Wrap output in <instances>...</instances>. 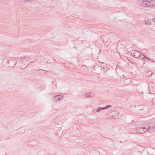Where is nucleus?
<instances>
[{
  "label": "nucleus",
  "instance_id": "1",
  "mask_svg": "<svg viewBox=\"0 0 155 155\" xmlns=\"http://www.w3.org/2000/svg\"><path fill=\"white\" fill-rule=\"evenodd\" d=\"M132 55L135 58H140L141 56V53L137 51L133 50L131 52Z\"/></svg>",
  "mask_w": 155,
  "mask_h": 155
},
{
  "label": "nucleus",
  "instance_id": "2",
  "mask_svg": "<svg viewBox=\"0 0 155 155\" xmlns=\"http://www.w3.org/2000/svg\"><path fill=\"white\" fill-rule=\"evenodd\" d=\"M19 58H13L10 59L9 61V64L10 67H13L17 63L16 61H19Z\"/></svg>",
  "mask_w": 155,
  "mask_h": 155
},
{
  "label": "nucleus",
  "instance_id": "3",
  "mask_svg": "<svg viewBox=\"0 0 155 155\" xmlns=\"http://www.w3.org/2000/svg\"><path fill=\"white\" fill-rule=\"evenodd\" d=\"M146 130L147 132H149L150 133L153 132L155 131V126L153 124H150L148 127L147 128H146Z\"/></svg>",
  "mask_w": 155,
  "mask_h": 155
},
{
  "label": "nucleus",
  "instance_id": "4",
  "mask_svg": "<svg viewBox=\"0 0 155 155\" xmlns=\"http://www.w3.org/2000/svg\"><path fill=\"white\" fill-rule=\"evenodd\" d=\"M146 129V128L145 127H138L136 129V132L137 133L142 134L144 132H147Z\"/></svg>",
  "mask_w": 155,
  "mask_h": 155
},
{
  "label": "nucleus",
  "instance_id": "5",
  "mask_svg": "<svg viewBox=\"0 0 155 155\" xmlns=\"http://www.w3.org/2000/svg\"><path fill=\"white\" fill-rule=\"evenodd\" d=\"M146 0H137V3L139 5L145 7Z\"/></svg>",
  "mask_w": 155,
  "mask_h": 155
},
{
  "label": "nucleus",
  "instance_id": "6",
  "mask_svg": "<svg viewBox=\"0 0 155 155\" xmlns=\"http://www.w3.org/2000/svg\"><path fill=\"white\" fill-rule=\"evenodd\" d=\"M111 107V105H107L105 107H100L98 108L96 110V111L97 112H99L101 110H105L106 109H107L110 107Z\"/></svg>",
  "mask_w": 155,
  "mask_h": 155
},
{
  "label": "nucleus",
  "instance_id": "7",
  "mask_svg": "<svg viewBox=\"0 0 155 155\" xmlns=\"http://www.w3.org/2000/svg\"><path fill=\"white\" fill-rule=\"evenodd\" d=\"M63 96L61 95L55 96L54 97V99L55 101H57L62 100L63 99Z\"/></svg>",
  "mask_w": 155,
  "mask_h": 155
},
{
  "label": "nucleus",
  "instance_id": "8",
  "mask_svg": "<svg viewBox=\"0 0 155 155\" xmlns=\"http://www.w3.org/2000/svg\"><path fill=\"white\" fill-rule=\"evenodd\" d=\"M150 1H148V0H146L145 7H151V5H151L150 4Z\"/></svg>",
  "mask_w": 155,
  "mask_h": 155
},
{
  "label": "nucleus",
  "instance_id": "9",
  "mask_svg": "<svg viewBox=\"0 0 155 155\" xmlns=\"http://www.w3.org/2000/svg\"><path fill=\"white\" fill-rule=\"evenodd\" d=\"M150 3L151 7H154L155 6V1L150 0Z\"/></svg>",
  "mask_w": 155,
  "mask_h": 155
},
{
  "label": "nucleus",
  "instance_id": "10",
  "mask_svg": "<svg viewBox=\"0 0 155 155\" xmlns=\"http://www.w3.org/2000/svg\"><path fill=\"white\" fill-rule=\"evenodd\" d=\"M39 71H43L44 72H45L44 73H44V74H51V72L50 71H45V70H39Z\"/></svg>",
  "mask_w": 155,
  "mask_h": 155
},
{
  "label": "nucleus",
  "instance_id": "11",
  "mask_svg": "<svg viewBox=\"0 0 155 155\" xmlns=\"http://www.w3.org/2000/svg\"><path fill=\"white\" fill-rule=\"evenodd\" d=\"M108 40V37L106 36L104 37V38H103V41L105 43H107V42Z\"/></svg>",
  "mask_w": 155,
  "mask_h": 155
},
{
  "label": "nucleus",
  "instance_id": "12",
  "mask_svg": "<svg viewBox=\"0 0 155 155\" xmlns=\"http://www.w3.org/2000/svg\"><path fill=\"white\" fill-rule=\"evenodd\" d=\"M85 97L88 98L89 97H91V96H90V93H87L84 95Z\"/></svg>",
  "mask_w": 155,
  "mask_h": 155
},
{
  "label": "nucleus",
  "instance_id": "13",
  "mask_svg": "<svg viewBox=\"0 0 155 155\" xmlns=\"http://www.w3.org/2000/svg\"><path fill=\"white\" fill-rule=\"evenodd\" d=\"M145 24L146 25H151V23L149 20H146L145 21Z\"/></svg>",
  "mask_w": 155,
  "mask_h": 155
},
{
  "label": "nucleus",
  "instance_id": "14",
  "mask_svg": "<svg viewBox=\"0 0 155 155\" xmlns=\"http://www.w3.org/2000/svg\"><path fill=\"white\" fill-rule=\"evenodd\" d=\"M19 60V61H21L22 62H23V63L24 62H25L26 60V59H25V58H23L22 59H19V60Z\"/></svg>",
  "mask_w": 155,
  "mask_h": 155
},
{
  "label": "nucleus",
  "instance_id": "15",
  "mask_svg": "<svg viewBox=\"0 0 155 155\" xmlns=\"http://www.w3.org/2000/svg\"><path fill=\"white\" fill-rule=\"evenodd\" d=\"M141 54L143 55V56H144V57L145 58H146V59H148V60H150V58H148L147 57H146V56H145L143 54Z\"/></svg>",
  "mask_w": 155,
  "mask_h": 155
},
{
  "label": "nucleus",
  "instance_id": "16",
  "mask_svg": "<svg viewBox=\"0 0 155 155\" xmlns=\"http://www.w3.org/2000/svg\"><path fill=\"white\" fill-rule=\"evenodd\" d=\"M153 21L155 23V18H153Z\"/></svg>",
  "mask_w": 155,
  "mask_h": 155
},
{
  "label": "nucleus",
  "instance_id": "17",
  "mask_svg": "<svg viewBox=\"0 0 155 155\" xmlns=\"http://www.w3.org/2000/svg\"><path fill=\"white\" fill-rule=\"evenodd\" d=\"M140 93L142 94H143V92H140Z\"/></svg>",
  "mask_w": 155,
  "mask_h": 155
},
{
  "label": "nucleus",
  "instance_id": "18",
  "mask_svg": "<svg viewBox=\"0 0 155 155\" xmlns=\"http://www.w3.org/2000/svg\"><path fill=\"white\" fill-rule=\"evenodd\" d=\"M115 113H117V114H118V113L117 112V111H115Z\"/></svg>",
  "mask_w": 155,
  "mask_h": 155
},
{
  "label": "nucleus",
  "instance_id": "19",
  "mask_svg": "<svg viewBox=\"0 0 155 155\" xmlns=\"http://www.w3.org/2000/svg\"><path fill=\"white\" fill-rule=\"evenodd\" d=\"M142 58H143V60H144V59H144V57H142Z\"/></svg>",
  "mask_w": 155,
  "mask_h": 155
},
{
  "label": "nucleus",
  "instance_id": "20",
  "mask_svg": "<svg viewBox=\"0 0 155 155\" xmlns=\"http://www.w3.org/2000/svg\"><path fill=\"white\" fill-rule=\"evenodd\" d=\"M133 120H132V122H133Z\"/></svg>",
  "mask_w": 155,
  "mask_h": 155
}]
</instances>
